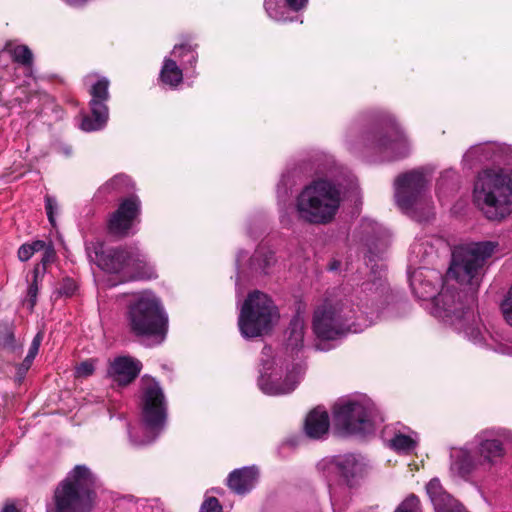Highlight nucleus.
<instances>
[{"instance_id": "1", "label": "nucleus", "mask_w": 512, "mask_h": 512, "mask_svg": "<svg viewBox=\"0 0 512 512\" xmlns=\"http://www.w3.org/2000/svg\"><path fill=\"white\" fill-rule=\"evenodd\" d=\"M306 323L297 313L286 330L285 355H272L271 347L262 350L259 377L260 389L269 395H282L292 392L299 383L305 367L298 354L304 348Z\"/></svg>"}, {"instance_id": "2", "label": "nucleus", "mask_w": 512, "mask_h": 512, "mask_svg": "<svg viewBox=\"0 0 512 512\" xmlns=\"http://www.w3.org/2000/svg\"><path fill=\"white\" fill-rule=\"evenodd\" d=\"M496 246V243L487 241L456 247L452 252L451 263L444 280L455 281L465 287L464 289L469 292L467 300L475 302L484 264L492 256Z\"/></svg>"}, {"instance_id": "3", "label": "nucleus", "mask_w": 512, "mask_h": 512, "mask_svg": "<svg viewBox=\"0 0 512 512\" xmlns=\"http://www.w3.org/2000/svg\"><path fill=\"white\" fill-rule=\"evenodd\" d=\"M474 201L491 220L502 219L512 212V171L486 169L474 184Z\"/></svg>"}, {"instance_id": "4", "label": "nucleus", "mask_w": 512, "mask_h": 512, "mask_svg": "<svg viewBox=\"0 0 512 512\" xmlns=\"http://www.w3.org/2000/svg\"><path fill=\"white\" fill-rule=\"evenodd\" d=\"M341 203V190L332 181L319 179L305 186L296 198L298 218L310 224H327Z\"/></svg>"}, {"instance_id": "5", "label": "nucleus", "mask_w": 512, "mask_h": 512, "mask_svg": "<svg viewBox=\"0 0 512 512\" xmlns=\"http://www.w3.org/2000/svg\"><path fill=\"white\" fill-rule=\"evenodd\" d=\"M96 478L85 465H76L57 486L47 512H89L95 497Z\"/></svg>"}, {"instance_id": "6", "label": "nucleus", "mask_w": 512, "mask_h": 512, "mask_svg": "<svg viewBox=\"0 0 512 512\" xmlns=\"http://www.w3.org/2000/svg\"><path fill=\"white\" fill-rule=\"evenodd\" d=\"M428 184L429 179L422 168L400 174L394 182L397 206L418 222H427L434 216L433 203L426 195Z\"/></svg>"}, {"instance_id": "7", "label": "nucleus", "mask_w": 512, "mask_h": 512, "mask_svg": "<svg viewBox=\"0 0 512 512\" xmlns=\"http://www.w3.org/2000/svg\"><path fill=\"white\" fill-rule=\"evenodd\" d=\"M127 325L136 336H154L163 341L167 331V315L159 299L143 293L132 301L126 313Z\"/></svg>"}, {"instance_id": "8", "label": "nucleus", "mask_w": 512, "mask_h": 512, "mask_svg": "<svg viewBox=\"0 0 512 512\" xmlns=\"http://www.w3.org/2000/svg\"><path fill=\"white\" fill-rule=\"evenodd\" d=\"M167 418L166 400L162 388L154 379L143 380L142 420L145 437L139 438L129 430L130 441L140 447L152 443L165 426Z\"/></svg>"}, {"instance_id": "9", "label": "nucleus", "mask_w": 512, "mask_h": 512, "mask_svg": "<svg viewBox=\"0 0 512 512\" xmlns=\"http://www.w3.org/2000/svg\"><path fill=\"white\" fill-rule=\"evenodd\" d=\"M277 308L264 293H250L241 306L238 326L243 337L254 338L269 333L278 319Z\"/></svg>"}, {"instance_id": "10", "label": "nucleus", "mask_w": 512, "mask_h": 512, "mask_svg": "<svg viewBox=\"0 0 512 512\" xmlns=\"http://www.w3.org/2000/svg\"><path fill=\"white\" fill-rule=\"evenodd\" d=\"M95 262L109 273H123L128 278H151L153 270L146 256L136 247L108 248L94 247Z\"/></svg>"}, {"instance_id": "11", "label": "nucleus", "mask_w": 512, "mask_h": 512, "mask_svg": "<svg viewBox=\"0 0 512 512\" xmlns=\"http://www.w3.org/2000/svg\"><path fill=\"white\" fill-rule=\"evenodd\" d=\"M374 403L365 397L340 399L333 407L335 426L345 433H367L373 430L376 421Z\"/></svg>"}, {"instance_id": "12", "label": "nucleus", "mask_w": 512, "mask_h": 512, "mask_svg": "<svg viewBox=\"0 0 512 512\" xmlns=\"http://www.w3.org/2000/svg\"><path fill=\"white\" fill-rule=\"evenodd\" d=\"M352 313V310L342 303H325L314 313V333L320 339L334 340L347 332H357L358 329L350 323Z\"/></svg>"}, {"instance_id": "13", "label": "nucleus", "mask_w": 512, "mask_h": 512, "mask_svg": "<svg viewBox=\"0 0 512 512\" xmlns=\"http://www.w3.org/2000/svg\"><path fill=\"white\" fill-rule=\"evenodd\" d=\"M463 297L457 292L451 282L443 281L441 291L433 301L432 313L435 317L442 319L451 325L461 323L462 319L473 316V305L475 302L467 300L469 292L463 289Z\"/></svg>"}, {"instance_id": "14", "label": "nucleus", "mask_w": 512, "mask_h": 512, "mask_svg": "<svg viewBox=\"0 0 512 512\" xmlns=\"http://www.w3.org/2000/svg\"><path fill=\"white\" fill-rule=\"evenodd\" d=\"M364 146L389 159H400L410 153L409 142L404 133L394 124L388 129L377 130L368 134Z\"/></svg>"}, {"instance_id": "15", "label": "nucleus", "mask_w": 512, "mask_h": 512, "mask_svg": "<svg viewBox=\"0 0 512 512\" xmlns=\"http://www.w3.org/2000/svg\"><path fill=\"white\" fill-rule=\"evenodd\" d=\"M109 80L99 79L90 89L91 116H85L81 122V129L86 132L97 131L105 127L109 110L106 102L109 100Z\"/></svg>"}, {"instance_id": "16", "label": "nucleus", "mask_w": 512, "mask_h": 512, "mask_svg": "<svg viewBox=\"0 0 512 512\" xmlns=\"http://www.w3.org/2000/svg\"><path fill=\"white\" fill-rule=\"evenodd\" d=\"M139 212L140 201L137 197L133 196L122 201L109 219L108 228L110 233L119 236L127 235Z\"/></svg>"}, {"instance_id": "17", "label": "nucleus", "mask_w": 512, "mask_h": 512, "mask_svg": "<svg viewBox=\"0 0 512 512\" xmlns=\"http://www.w3.org/2000/svg\"><path fill=\"white\" fill-rule=\"evenodd\" d=\"M142 364L129 356H119L110 362L107 375L118 385L126 386L140 373Z\"/></svg>"}, {"instance_id": "18", "label": "nucleus", "mask_w": 512, "mask_h": 512, "mask_svg": "<svg viewBox=\"0 0 512 512\" xmlns=\"http://www.w3.org/2000/svg\"><path fill=\"white\" fill-rule=\"evenodd\" d=\"M441 275L436 271H427L425 274L418 268L410 275V286L414 294L423 300L436 298V291L441 282Z\"/></svg>"}, {"instance_id": "19", "label": "nucleus", "mask_w": 512, "mask_h": 512, "mask_svg": "<svg viewBox=\"0 0 512 512\" xmlns=\"http://www.w3.org/2000/svg\"><path fill=\"white\" fill-rule=\"evenodd\" d=\"M329 470L339 475L347 486L352 487L363 473V463L353 454L340 455L330 461Z\"/></svg>"}, {"instance_id": "20", "label": "nucleus", "mask_w": 512, "mask_h": 512, "mask_svg": "<svg viewBox=\"0 0 512 512\" xmlns=\"http://www.w3.org/2000/svg\"><path fill=\"white\" fill-rule=\"evenodd\" d=\"M441 238L424 237L417 239L410 246L409 261L412 265L429 264L438 256L440 248L445 247Z\"/></svg>"}, {"instance_id": "21", "label": "nucleus", "mask_w": 512, "mask_h": 512, "mask_svg": "<svg viewBox=\"0 0 512 512\" xmlns=\"http://www.w3.org/2000/svg\"><path fill=\"white\" fill-rule=\"evenodd\" d=\"M426 490L435 512H467L457 500L443 489L438 479H431L426 486Z\"/></svg>"}, {"instance_id": "22", "label": "nucleus", "mask_w": 512, "mask_h": 512, "mask_svg": "<svg viewBox=\"0 0 512 512\" xmlns=\"http://www.w3.org/2000/svg\"><path fill=\"white\" fill-rule=\"evenodd\" d=\"M258 472L254 467H244L232 471L227 479L229 488L243 495L249 492L255 485Z\"/></svg>"}, {"instance_id": "23", "label": "nucleus", "mask_w": 512, "mask_h": 512, "mask_svg": "<svg viewBox=\"0 0 512 512\" xmlns=\"http://www.w3.org/2000/svg\"><path fill=\"white\" fill-rule=\"evenodd\" d=\"M418 435L408 427L395 429L392 437L388 440V446L397 453L410 454L418 445Z\"/></svg>"}, {"instance_id": "24", "label": "nucleus", "mask_w": 512, "mask_h": 512, "mask_svg": "<svg viewBox=\"0 0 512 512\" xmlns=\"http://www.w3.org/2000/svg\"><path fill=\"white\" fill-rule=\"evenodd\" d=\"M305 433L312 439H320L328 433L329 417L325 410L316 408L305 419Z\"/></svg>"}, {"instance_id": "25", "label": "nucleus", "mask_w": 512, "mask_h": 512, "mask_svg": "<svg viewBox=\"0 0 512 512\" xmlns=\"http://www.w3.org/2000/svg\"><path fill=\"white\" fill-rule=\"evenodd\" d=\"M451 459V471L460 477H466L475 467L473 458L465 449H454L451 453Z\"/></svg>"}, {"instance_id": "26", "label": "nucleus", "mask_w": 512, "mask_h": 512, "mask_svg": "<svg viewBox=\"0 0 512 512\" xmlns=\"http://www.w3.org/2000/svg\"><path fill=\"white\" fill-rule=\"evenodd\" d=\"M160 77L165 84L176 87L182 82L183 73L175 61L171 59H165L161 69Z\"/></svg>"}, {"instance_id": "27", "label": "nucleus", "mask_w": 512, "mask_h": 512, "mask_svg": "<svg viewBox=\"0 0 512 512\" xmlns=\"http://www.w3.org/2000/svg\"><path fill=\"white\" fill-rule=\"evenodd\" d=\"M479 453L488 462H494L504 454L502 443L496 439H485L479 443Z\"/></svg>"}, {"instance_id": "28", "label": "nucleus", "mask_w": 512, "mask_h": 512, "mask_svg": "<svg viewBox=\"0 0 512 512\" xmlns=\"http://www.w3.org/2000/svg\"><path fill=\"white\" fill-rule=\"evenodd\" d=\"M458 329H462L465 335L474 343L481 344L484 341V334L480 325L476 322L475 315L464 317L461 323L455 325Z\"/></svg>"}, {"instance_id": "29", "label": "nucleus", "mask_w": 512, "mask_h": 512, "mask_svg": "<svg viewBox=\"0 0 512 512\" xmlns=\"http://www.w3.org/2000/svg\"><path fill=\"white\" fill-rule=\"evenodd\" d=\"M4 50L11 55L15 62L23 66L30 67L33 63V54L26 45L13 46L11 43H7Z\"/></svg>"}, {"instance_id": "30", "label": "nucleus", "mask_w": 512, "mask_h": 512, "mask_svg": "<svg viewBox=\"0 0 512 512\" xmlns=\"http://www.w3.org/2000/svg\"><path fill=\"white\" fill-rule=\"evenodd\" d=\"M42 339H43V335H42V333L39 332L36 334V336L32 340L28 354L18 368V372L20 374L26 373V371H28V369L30 368L34 358L36 357V355L39 351V347L42 342Z\"/></svg>"}, {"instance_id": "31", "label": "nucleus", "mask_w": 512, "mask_h": 512, "mask_svg": "<svg viewBox=\"0 0 512 512\" xmlns=\"http://www.w3.org/2000/svg\"><path fill=\"white\" fill-rule=\"evenodd\" d=\"M40 273V265L38 264L34 269V279L33 282L29 285L27 291V297L24 300V305H27L29 310H33L36 302H37V294H38V274Z\"/></svg>"}, {"instance_id": "32", "label": "nucleus", "mask_w": 512, "mask_h": 512, "mask_svg": "<svg viewBox=\"0 0 512 512\" xmlns=\"http://www.w3.org/2000/svg\"><path fill=\"white\" fill-rule=\"evenodd\" d=\"M14 332L13 327L9 323H0V347L13 348Z\"/></svg>"}, {"instance_id": "33", "label": "nucleus", "mask_w": 512, "mask_h": 512, "mask_svg": "<svg viewBox=\"0 0 512 512\" xmlns=\"http://www.w3.org/2000/svg\"><path fill=\"white\" fill-rule=\"evenodd\" d=\"M395 512H421L420 501L415 495L408 496L395 510Z\"/></svg>"}, {"instance_id": "34", "label": "nucleus", "mask_w": 512, "mask_h": 512, "mask_svg": "<svg viewBox=\"0 0 512 512\" xmlns=\"http://www.w3.org/2000/svg\"><path fill=\"white\" fill-rule=\"evenodd\" d=\"M501 311L505 321L512 326V285L506 298L501 303Z\"/></svg>"}, {"instance_id": "35", "label": "nucleus", "mask_w": 512, "mask_h": 512, "mask_svg": "<svg viewBox=\"0 0 512 512\" xmlns=\"http://www.w3.org/2000/svg\"><path fill=\"white\" fill-rule=\"evenodd\" d=\"M173 55L175 57H182V56H185V55H189L188 62H189L191 67H194V65L196 63V60H197V57L195 56V54L191 50V47L189 45H186V44L176 45L174 47V49H173Z\"/></svg>"}, {"instance_id": "36", "label": "nucleus", "mask_w": 512, "mask_h": 512, "mask_svg": "<svg viewBox=\"0 0 512 512\" xmlns=\"http://www.w3.org/2000/svg\"><path fill=\"white\" fill-rule=\"evenodd\" d=\"M76 288L77 286L75 281L70 278H66L61 282L59 288L57 289V293L60 296L70 297L74 294Z\"/></svg>"}, {"instance_id": "37", "label": "nucleus", "mask_w": 512, "mask_h": 512, "mask_svg": "<svg viewBox=\"0 0 512 512\" xmlns=\"http://www.w3.org/2000/svg\"><path fill=\"white\" fill-rule=\"evenodd\" d=\"M200 512H222V507L215 497H210L203 502Z\"/></svg>"}, {"instance_id": "38", "label": "nucleus", "mask_w": 512, "mask_h": 512, "mask_svg": "<svg viewBox=\"0 0 512 512\" xmlns=\"http://www.w3.org/2000/svg\"><path fill=\"white\" fill-rule=\"evenodd\" d=\"M94 365L91 361L81 362L75 369L76 377H88L94 372Z\"/></svg>"}, {"instance_id": "39", "label": "nucleus", "mask_w": 512, "mask_h": 512, "mask_svg": "<svg viewBox=\"0 0 512 512\" xmlns=\"http://www.w3.org/2000/svg\"><path fill=\"white\" fill-rule=\"evenodd\" d=\"M45 209H46V213H47L49 222L54 226L55 225L54 211L57 209V202L53 197L46 196Z\"/></svg>"}, {"instance_id": "40", "label": "nucleus", "mask_w": 512, "mask_h": 512, "mask_svg": "<svg viewBox=\"0 0 512 512\" xmlns=\"http://www.w3.org/2000/svg\"><path fill=\"white\" fill-rule=\"evenodd\" d=\"M265 9L270 18L277 21H285V19L278 14L272 0H265Z\"/></svg>"}, {"instance_id": "41", "label": "nucleus", "mask_w": 512, "mask_h": 512, "mask_svg": "<svg viewBox=\"0 0 512 512\" xmlns=\"http://www.w3.org/2000/svg\"><path fill=\"white\" fill-rule=\"evenodd\" d=\"M55 258V251L51 245L47 246L45 248L44 255L42 257L41 263H42V270H45V267L47 264L54 261Z\"/></svg>"}, {"instance_id": "42", "label": "nucleus", "mask_w": 512, "mask_h": 512, "mask_svg": "<svg viewBox=\"0 0 512 512\" xmlns=\"http://www.w3.org/2000/svg\"><path fill=\"white\" fill-rule=\"evenodd\" d=\"M34 253L29 244L22 245L18 250V257L21 261L29 260Z\"/></svg>"}, {"instance_id": "43", "label": "nucleus", "mask_w": 512, "mask_h": 512, "mask_svg": "<svg viewBox=\"0 0 512 512\" xmlns=\"http://www.w3.org/2000/svg\"><path fill=\"white\" fill-rule=\"evenodd\" d=\"M286 3L293 11H299L306 7L308 0H286Z\"/></svg>"}, {"instance_id": "44", "label": "nucleus", "mask_w": 512, "mask_h": 512, "mask_svg": "<svg viewBox=\"0 0 512 512\" xmlns=\"http://www.w3.org/2000/svg\"><path fill=\"white\" fill-rule=\"evenodd\" d=\"M29 246L31 247L33 253L41 251L46 248L45 242L40 240L35 241L32 244H29Z\"/></svg>"}, {"instance_id": "45", "label": "nucleus", "mask_w": 512, "mask_h": 512, "mask_svg": "<svg viewBox=\"0 0 512 512\" xmlns=\"http://www.w3.org/2000/svg\"><path fill=\"white\" fill-rule=\"evenodd\" d=\"M479 149H480V148H479L478 146H476V147H472L470 150H468V151L465 153V155H464V157H463V160H464V161H470V160H471V158H473V157H474V155L478 152V150H479Z\"/></svg>"}, {"instance_id": "46", "label": "nucleus", "mask_w": 512, "mask_h": 512, "mask_svg": "<svg viewBox=\"0 0 512 512\" xmlns=\"http://www.w3.org/2000/svg\"><path fill=\"white\" fill-rule=\"evenodd\" d=\"M455 176V172L453 170H447L445 171L441 177H440V180H439V186L442 185L443 181L445 179H448V178H453Z\"/></svg>"}, {"instance_id": "47", "label": "nucleus", "mask_w": 512, "mask_h": 512, "mask_svg": "<svg viewBox=\"0 0 512 512\" xmlns=\"http://www.w3.org/2000/svg\"><path fill=\"white\" fill-rule=\"evenodd\" d=\"M70 6H82L86 3L87 0H64Z\"/></svg>"}, {"instance_id": "48", "label": "nucleus", "mask_w": 512, "mask_h": 512, "mask_svg": "<svg viewBox=\"0 0 512 512\" xmlns=\"http://www.w3.org/2000/svg\"><path fill=\"white\" fill-rule=\"evenodd\" d=\"M2 512H20L14 504H6L4 507H3V510Z\"/></svg>"}, {"instance_id": "49", "label": "nucleus", "mask_w": 512, "mask_h": 512, "mask_svg": "<svg viewBox=\"0 0 512 512\" xmlns=\"http://www.w3.org/2000/svg\"><path fill=\"white\" fill-rule=\"evenodd\" d=\"M377 269H379L377 279L381 280L384 273L383 265H377Z\"/></svg>"}, {"instance_id": "50", "label": "nucleus", "mask_w": 512, "mask_h": 512, "mask_svg": "<svg viewBox=\"0 0 512 512\" xmlns=\"http://www.w3.org/2000/svg\"><path fill=\"white\" fill-rule=\"evenodd\" d=\"M335 269H337V264H336V263H334V264L331 266V270H335Z\"/></svg>"}, {"instance_id": "51", "label": "nucleus", "mask_w": 512, "mask_h": 512, "mask_svg": "<svg viewBox=\"0 0 512 512\" xmlns=\"http://www.w3.org/2000/svg\"><path fill=\"white\" fill-rule=\"evenodd\" d=\"M384 432L385 434H388L390 432V429L387 427Z\"/></svg>"}]
</instances>
